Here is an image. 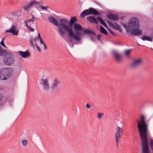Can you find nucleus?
Here are the masks:
<instances>
[{
	"mask_svg": "<svg viewBox=\"0 0 153 153\" xmlns=\"http://www.w3.org/2000/svg\"><path fill=\"white\" fill-rule=\"evenodd\" d=\"M137 127L141 138V145L143 153H149L148 147V139L147 133L148 124L145 121V117L141 115L139 120L137 121Z\"/></svg>",
	"mask_w": 153,
	"mask_h": 153,
	"instance_id": "nucleus-1",
	"label": "nucleus"
},
{
	"mask_svg": "<svg viewBox=\"0 0 153 153\" xmlns=\"http://www.w3.org/2000/svg\"><path fill=\"white\" fill-rule=\"evenodd\" d=\"M91 15L87 17L86 19H103L101 12L92 7L84 10L80 14V18H84L86 16Z\"/></svg>",
	"mask_w": 153,
	"mask_h": 153,
	"instance_id": "nucleus-2",
	"label": "nucleus"
},
{
	"mask_svg": "<svg viewBox=\"0 0 153 153\" xmlns=\"http://www.w3.org/2000/svg\"><path fill=\"white\" fill-rule=\"evenodd\" d=\"M132 15L128 14H120L117 13H113L110 12L106 13V17L108 19H138L137 17L132 16Z\"/></svg>",
	"mask_w": 153,
	"mask_h": 153,
	"instance_id": "nucleus-3",
	"label": "nucleus"
},
{
	"mask_svg": "<svg viewBox=\"0 0 153 153\" xmlns=\"http://www.w3.org/2000/svg\"><path fill=\"white\" fill-rule=\"evenodd\" d=\"M120 24L126 29V31L139 27V20H129L128 23L121 22Z\"/></svg>",
	"mask_w": 153,
	"mask_h": 153,
	"instance_id": "nucleus-4",
	"label": "nucleus"
},
{
	"mask_svg": "<svg viewBox=\"0 0 153 153\" xmlns=\"http://www.w3.org/2000/svg\"><path fill=\"white\" fill-rule=\"evenodd\" d=\"M39 84L43 91L48 92L50 90V84L48 77H43L41 79Z\"/></svg>",
	"mask_w": 153,
	"mask_h": 153,
	"instance_id": "nucleus-5",
	"label": "nucleus"
},
{
	"mask_svg": "<svg viewBox=\"0 0 153 153\" xmlns=\"http://www.w3.org/2000/svg\"><path fill=\"white\" fill-rule=\"evenodd\" d=\"M13 72L10 68H4L0 70V79L1 80H6L8 79Z\"/></svg>",
	"mask_w": 153,
	"mask_h": 153,
	"instance_id": "nucleus-6",
	"label": "nucleus"
},
{
	"mask_svg": "<svg viewBox=\"0 0 153 153\" xmlns=\"http://www.w3.org/2000/svg\"><path fill=\"white\" fill-rule=\"evenodd\" d=\"M63 25L64 28V30L66 32L69 33V35L70 36L73 37L77 41H80L81 40L80 36L82 35L81 32L79 31V30H77V31H76V35H74L73 33L72 30L71 28H68L65 25Z\"/></svg>",
	"mask_w": 153,
	"mask_h": 153,
	"instance_id": "nucleus-7",
	"label": "nucleus"
},
{
	"mask_svg": "<svg viewBox=\"0 0 153 153\" xmlns=\"http://www.w3.org/2000/svg\"><path fill=\"white\" fill-rule=\"evenodd\" d=\"M3 62L7 65H10L14 62V55L10 52H7L4 55Z\"/></svg>",
	"mask_w": 153,
	"mask_h": 153,
	"instance_id": "nucleus-8",
	"label": "nucleus"
},
{
	"mask_svg": "<svg viewBox=\"0 0 153 153\" xmlns=\"http://www.w3.org/2000/svg\"><path fill=\"white\" fill-rule=\"evenodd\" d=\"M60 83V81L58 79H54L52 82L51 86H50V90L52 91L58 92L59 91L58 87Z\"/></svg>",
	"mask_w": 153,
	"mask_h": 153,
	"instance_id": "nucleus-9",
	"label": "nucleus"
},
{
	"mask_svg": "<svg viewBox=\"0 0 153 153\" xmlns=\"http://www.w3.org/2000/svg\"><path fill=\"white\" fill-rule=\"evenodd\" d=\"M123 132V128L117 126L116 128L115 133V137L116 145H117L119 142L120 140L121 135Z\"/></svg>",
	"mask_w": 153,
	"mask_h": 153,
	"instance_id": "nucleus-10",
	"label": "nucleus"
},
{
	"mask_svg": "<svg viewBox=\"0 0 153 153\" xmlns=\"http://www.w3.org/2000/svg\"><path fill=\"white\" fill-rule=\"evenodd\" d=\"M17 24H13L10 29L6 30V32L11 33L13 35H18L19 30L17 27Z\"/></svg>",
	"mask_w": 153,
	"mask_h": 153,
	"instance_id": "nucleus-11",
	"label": "nucleus"
},
{
	"mask_svg": "<svg viewBox=\"0 0 153 153\" xmlns=\"http://www.w3.org/2000/svg\"><path fill=\"white\" fill-rule=\"evenodd\" d=\"M143 62V60L140 58L134 59L131 62V65L133 68H137L142 65Z\"/></svg>",
	"mask_w": 153,
	"mask_h": 153,
	"instance_id": "nucleus-12",
	"label": "nucleus"
},
{
	"mask_svg": "<svg viewBox=\"0 0 153 153\" xmlns=\"http://www.w3.org/2000/svg\"><path fill=\"white\" fill-rule=\"evenodd\" d=\"M136 28L131 29L127 31L130 35H133L134 36H140L142 34V31L138 28Z\"/></svg>",
	"mask_w": 153,
	"mask_h": 153,
	"instance_id": "nucleus-13",
	"label": "nucleus"
},
{
	"mask_svg": "<svg viewBox=\"0 0 153 153\" xmlns=\"http://www.w3.org/2000/svg\"><path fill=\"white\" fill-rule=\"evenodd\" d=\"M63 20H60L59 22L57 20H49L50 22L53 25L57 26L59 25L64 29L63 25H65L62 24V22Z\"/></svg>",
	"mask_w": 153,
	"mask_h": 153,
	"instance_id": "nucleus-14",
	"label": "nucleus"
},
{
	"mask_svg": "<svg viewBox=\"0 0 153 153\" xmlns=\"http://www.w3.org/2000/svg\"><path fill=\"white\" fill-rule=\"evenodd\" d=\"M38 40V38L37 37H35L33 39L32 38H31L30 40L31 46L34 47V44H35L36 48H37L38 51L39 53H41L42 51L41 50L39 47L37 45L36 42V40Z\"/></svg>",
	"mask_w": 153,
	"mask_h": 153,
	"instance_id": "nucleus-15",
	"label": "nucleus"
},
{
	"mask_svg": "<svg viewBox=\"0 0 153 153\" xmlns=\"http://www.w3.org/2000/svg\"><path fill=\"white\" fill-rule=\"evenodd\" d=\"M22 13L24 15H26L28 14V11H27L26 10H23V9H21L17 10L16 11H14L12 13H11V14L13 16L17 14V16L18 17L20 16V15L19 14L21 13Z\"/></svg>",
	"mask_w": 153,
	"mask_h": 153,
	"instance_id": "nucleus-16",
	"label": "nucleus"
},
{
	"mask_svg": "<svg viewBox=\"0 0 153 153\" xmlns=\"http://www.w3.org/2000/svg\"><path fill=\"white\" fill-rule=\"evenodd\" d=\"M109 25L112 28L119 30L120 32H122V30L120 26L115 22L111 21L109 23Z\"/></svg>",
	"mask_w": 153,
	"mask_h": 153,
	"instance_id": "nucleus-17",
	"label": "nucleus"
},
{
	"mask_svg": "<svg viewBox=\"0 0 153 153\" xmlns=\"http://www.w3.org/2000/svg\"><path fill=\"white\" fill-rule=\"evenodd\" d=\"M113 53L115 57L116 60L117 62H120L122 59L121 54L117 51L114 50Z\"/></svg>",
	"mask_w": 153,
	"mask_h": 153,
	"instance_id": "nucleus-18",
	"label": "nucleus"
},
{
	"mask_svg": "<svg viewBox=\"0 0 153 153\" xmlns=\"http://www.w3.org/2000/svg\"><path fill=\"white\" fill-rule=\"evenodd\" d=\"M18 53L24 58H26L29 56V51L27 50L25 52L19 51L18 52Z\"/></svg>",
	"mask_w": 153,
	"mask_h": 153,
	"instance_id": "nucleus-19",
	"label": "nucleus"
},
{
	"mask_svg": "<svg viewBox=\"0 0 153 153\" xmlns=\"http://www.w3.org/2000/svg\"><path fill=\"white\" fill-rule=\"evenodd\" d=\"M74 27L75 31H77V30L82 31L83 30V28L78 24H75Z\"/></svg>",
	"mask_w": 153,
	"mask_h": 153,
	"instance_id": "nucleus-20",
	"label": "nucleus"
},
{
	"mask_svg": "<svg viewBox=\"0 0 153 153\" xmlns=\"http://www.w3.org/2000/svg\"><path fill=\"white\" fill-rule=\"evenodd\" d=\"M39 2L36 1V0H33L29 2V8L32 7L35 5H38L39 4Z\"/></svg>",
	"mask_w": 153,
	"mask_h": 153,
	"instance_id": "nucleus-21",
	"label": "nucleus"
},
{
	"mask_svg": "<svg viewBox=\"0 0 153 153\" xmlns=\"http://www.w3.org/2000/svg\"><path fill=\"white\" fill-rule=\"evenodd\" d=\"M141 39L143 41H148L151 42L152 41V38L151 37L146 36H142Z\"/></svg>",
	"mask_w": 153,
	"mask_h": 153,
	"instance_id": "nucleus-22",
	"label": "nucleus"
},
{
	"mask_svg": "<svg viewBox=\"0 0 153 153\" xmlns=\"http://www.w3.org/2000/svg\"><path fill=\"white\" fill-rule=\"evenodd\" d=\"M100 32L104 34L105 35L107 34L108 32L102 26H100Z\"/></svg>",
	"mask_w": 153,
	"mask_h": 153,
	"instance_id": "nucleus-23",
	"label": "nucleus"
},
{
	"mask_svg": "<svg viewBox=\"0 0 153 153\" xmlns=\"http://www.w3.org/2000/svg\"><path fill=\"white\" fill-rule=\"evenodd\" d=\"M82 31L84 32L85 34H92L94 35H95V33L93 31L90 30L83 29Z\"/></svg>",
	"mask_w": 153,
	"mask_h": 153,
	"instance_id": "nucleus-24",
	"label": "nucleus"
},
{
	"mask_svg": "<svg viewBox=\"0 0 153 153\" xmlns=\"http://www.w3.org/2000/svg\"><path fill=\"white\" fill-rule=\"evenodd\" d=\"M7 52L6 50H3L0 46V56H3Z\"/></svg>",
	"mask_w": 153,
	"mask_h": 153,
	"instance_id": "nucleus-25",
	"label": "nucleus"
},
{
	"mask_svg": "<svg viewBox=\"0 0 153 153\" xmlns=\"http://www.w3.org/2000/svg\"><path fill=\"white\" fill-rule=\"evenodd\" d=\"M21 143L22 145L24 147H26L28 145V141L27 140L23 139L21 141Z\"/></svg>",
	"mask_w": 153,
	"mask_h": 153,
	"instance_id": "nucleus-26",
	"label": "nucleus"
},
{
	"mask_svg": "<svg viewBox=\"0 0 153 153\" xmlns=\"http://www.w3.org/2000/svg\"><path fill=\"white\" fill-rule=\"evenodd\" d=\"M22 8L23 10L29 11V4L24 5L22 7Z\"/></svg>",
	"mask_w": 153,
	"mask_h": 153,
	"instance_id": "nucleus-27",
	"label": "nucleus"
},
{
	"mask_svg": "<svg viewBox=\"0 0 153 153\" xmlns=\"http://www.w3.org/2000/svg\"><path fill=\"white\" fill-rule=\"evenodd\" d=\"M40 39V42L41 43V44H43L44 45V48L45 50H46L47 49V47L46 46L45 44L43 42V40H42V38H41V39Z\"/></svg>",
	"mask_w": 153,
	"mask_h": 153,
	"instance_id": "nucleus-28",
	"label": "nucleus"
},
{
	"mask_svg": "<svg viewBox=\"0 0 153 153\" xmlns=\"http://www.w3.org/2000/svg\"><path fill=\"white\" fill-rule=\"evenodd\" d=\"M98 20L105 27H107V25H106V24L105 23V22H104V21H103V20Z\"/></svg>",
	"mask_w": 153,
	"mask_h": 153,
	"instance_id": "nucleus-29",
	"label": "nucleus"
},
{
	"mask_svg": "<svg viewBox=\"0 0 153 153\" xmlns=\"http://www.w3.org/2000/svg\"><path fill=\"white\" fill-rule=\"evenodd\" d=\"M104 114L103 113H98L97 114V118L99 120L101 119L102 118V116Z\"/></svg>",
	"mask_w": 153,
	"mask_h": 153,
	"instance_id": "nucleus-30",
	"label": "nucleus"
},
{
	"mask_svg": "<svg viewBox=\"0 0 153 153\" xmlns=\"http://www.w3.org/2000/svg\"><path fill=\"white\" fill-rule=\"evenodd\" d=\"M131 51V50L130 49L125 50V53L126 56H128L129 54L130 53Z\"/></svg>",
	"mask_w": 153,
	"mask_h": 153,
	"instance_id": "nucleus-31",
	"label": "nucleus"
},
{
	"mask_svg": "<svg viewBox=\"0 0 153 153\" xmlns=\"http://www.w3.org/2000/svg\"><path fill=\"white\" fill-rule=\"evenodd\" d=\"M40 7L42 9L45 10H48V8H49V7H48L43 6L42 4H40Z\"/></svg>",
	"mask_w": 153,
	"mask_h": 153,
	"instance_id": "nucleus-32",
	"label": "nucleus"
},
{
	"mask_svg": "<svg viewBox=\"0 0 153 153\" xmlns=\"http://www.w3.org/2000/svg\"><path fill=\"white\" fill-rule=\"evenodd\" d=\"M54 16L57 19H66L65 18H63L62 17V16H57L55 15H54Z\"/></svg>",
	"mask_w": 153,
	"mask_h": 153,
	"instance_id": "nucleus-33",
	"label": "nucleus"
},
{
	"mask_svg": "<svg viewBox=\"0 0 153 153\" xmlns=\"http://www.w3.org/2000/svg\"><path fill=\"white\" fill-rule=\"evenodd\" d=\"M59 32L61 36H63L64 34V32L60 28L59 29Z\"/></svg>",
	"mask_w": 153,
	"mask_h": 153,
	"instance_id": "nucleus-34",
	"label": "nucleus"
},
{
	"mask_svg": "<svg viewBox=\"0 0 153 153\" xmlns=\"http://www.w3.org/2000/svg\"><path fill=\"white\" fill-rule=\"evenodd\" d=\"M90 22L92 23H94L95 24H97L98 21L97 20H88Z\"/></svg>",
	"mask_w": 153,
	"mask_h": 153,
	"instance_id": "nucleus-35",
	"label": "nucleus"
},
{
	"mask_svg": "<svg viewBox=\"0 0 153 153\" xmlns=\"http://www.w3.org/2000/svg\"><path fill=\"white\" fill-rule=\"evenodd\" d=\"M76 20H71V21L69 24L70 27L72 26L74 23L76 22Z\"/></svg>",
	"mask_w": 153,
	"mask_h": 153,
	"instance_id": "nucleus-36",
	"label": "nucleus"
},
{
	"mask_svg": "<svg viewBox=\"0 0 153 153\" xmlns=\"http://www.w3.org/2000/svg\"><path fill=\"white\" fill-rule=\"evenodd\" d=\"M93 1L95 4H97V5H98L99 6H100V4L97 1H96L95 0H93Z\"/></svg>",
	"mask_w": 153,
	"mask_h": 153,
	"instance_id": "nucleus-37",
	"label": "nucleus"
},
{
	"mask_svg": "<svg viewBox=\"0 0 153 153\" xmlns=\"http://www.w3.org/2000/svg\"><path fill=\"white\" fill-rule=\"evenodd\" d=\"M93 1L95 4H97V5H98L99 6H100V4L97 1H96L95 0H93Z\"/></svg>",
	"mask_w": 153,
	"mask_h": 153,
	"instance_id": "nucleus-38",
	"label": "nucleus"
},
{
	"mask_svg": "<svg viewBox=\"0 0 153 153\" xmlns=\"http://www.w3.org/2000/svg\"><path fill=\"white\" fill-rule=\"evenodd\" d=\"M24 22H25V25L26 26V27H27V28H29L28 27V21H24Z\"/></svg>",
	"mask_w": 153,
	"mask_h": 153,
	"instance_id": "nucleus-39",
	"label": "nucleus"
},
{
	"mask_svg": "<svg viewBox=\"0 0 153 153\" xmlns=\"http://www.w3.org/2000/svg\"><path fill=\"white\" fill-rule=\"evenodd\" d=\"M1 44L4 47L6 48V47L5 46V45H4V42L2 41H1L0 42Z\"/></svg>",
	"mask_w": 153,
	"mask_h": 153,
	"instance_id": "nucleus-40",
	"label": "nucleus"
},
{
	"mask_svg": "<svg viewBox=\"0 0 153 153\" xmlns=\"http://www.w3.org/2000/svg\"><path fill=\"white\" fill-rule=\"evenodd\" d=\"M34 30H35V29H34L33 28L29 26V30H30V31H31V32H33L34 31Z\"/></svg>",
	"mask_w": 153,
	"mask_h": 153,
	"instance_id": "nucleus-41",
	"label": "nucleus"
},
{
	"mask_svg": "<svg viewBox=\"0 0 153 153\" xmlns=\"http://www.w3.org/2000/svg\"><path fill=\"white\" fill-rule=\"evenodd\" d=\"M38 2L39 3V4L38 5L39 6V7H40V4H42H42H44V3L42 1H38Z\"/></svg>",
	"mask_w": 153,
	"mask_h": 153,
	"instance_id": "nucleus-42",
	"label": "nucleus"
},
{
	"mask_svg": "<svg viewBox=\"0 0 153 153\" xmlns=\"http://www.w3.org/2000/svg\"><path fill=\"white\" fill-rule=\"evenodd\" d=\"M48 19H56L53 16H49Z\"/></svg>",
	"mask_w": 153,
	"mask_h": 153,
	"instance_id": "nucleus-43",
	"label": "nucleus"
},
{
	"mask_svg": "<svg viewBox=\"0 0 153 153\" xmlns=\"http://www.w3.org/2000/svg\"><path fill=\"white\" fill-rule=\"evenodd\" d=\"M102 36V35L101 34H99L97 36V38L99 39L100 40V39L101 38V37Z\"/></svg>",
	"mask_w": 153,
	"mask_h": 153,
	"instance_id": "nucleus-44",
	"label": "nucleus"
},
{
	"mask_svg": "<svg viewBox=\"0 0 153 153\" xmlns=\"http://www.w3.org/2000/svg\"><path fill=\"white\" fill-rule=\"evenodd\" d=\"M86 106L88 108H89L91 107V106L88 103L86 104Z\"/></svg>",
	"mask_w": 153,
	"mask_h": 153,
	"instance_id": "nucleus-45",
	"label": "nucleus"
},
{
	"mask_svg": "<svg viewBox=\"0 0 153 153\" xmlns=\"http://www.w3.org/2000/svg\"><path fill=\"white\" fill-rule=\"evenodd\" d=\"M70 19H77L76 17L75 16L71 17Z\"/></svg>",
	"mask_w": 153,
	"mask_h": 153,
	"instance_id": "nucleus-46",
	"label": "nucleus"
},
{
	"mask_svg": "<svg viewBox=\"0 0 153 153\" xmlns=\"http://www.w3.org/2000/svg\"><path fill=\"white\" fill-rule=\"evenodd\" d=\"M38 37H39V38H38V39H40L41 38H42L41 37V36L40 35V34L39 33H38Z\"/></svg>",
	"mask_w": 153,
	"mask_h": 153,
	"instance_id": "nucleus-47",
	"label": "nucleus"
},
{
	"mask_svg": "<svg viewBox=\"0 0 153 153\" xmlns=\"http://www.w3.org/2000/svg\"><path fill=\"white\" fill-rule=\"evenodd\" d=\"M2 95L1 94H0V101H1V100L2 99Z\"/></svg>",
	"mask_w": 153,
	"mask_h": 153,
	"instance_id": "nucleus-48",
	"label": "nucleus"
},
{
	"mask_svg": "<svg viewBox=\"0 0 153 153\" xmlns=\"http://www.w3.org/2000/svg\"><path fill=\"white\" fill-rule=\"evenodd\" d=\"M31 14V15H32V18L31 19H35V18L34 17V16H33L32 15V14Z\"/></svg>",
	"mask_w": 153,
	"mask_h": 153,
	"instance_id": "nucleus-49",
	"label": "nucleus"
},
{
	"mask_svg": "<svg viewBox=\"0 0 153 153\" xmlns=\"http://www.w3.org/2000/svg\"><path fill=\"white\" fill-rule=\"evenodd\" d=\"M4 38H3L2 39V40L1 41H2L4 42Z\"/></svg>",
	"mask_w": 153,
	"mask_h": 153,
	"instance_id": "nucleus-50",
	"label": "nucleus"
},
{
	"mask_svg": "<svg viewBox=\"0 0 153 153\" xmlns=\"http://www.w3.org/2000/svg\"><path fill=\"white\" fill-rule=\"evenodd\" d=\"M30 20H29V22H30Z\"/></svg>",
	"mask_w": 153,
	"mask_h": 153,
	"instance_id": "nucleus-51",
	"label": "nucleus"
},
{
	"mask_svg": "<svg viewBox=\"0 0 153 153\" xmlns=\"http://www.w3.org/2000/svg\"><path fill=\"white\" fill-rule=\"evenodd\" d=\"M112 20H114V19H113Z\"/></svg>",
	"mask_w": 153,
	"mask_h": 153,
	"instance_id": "nucleus-52",
	"label": "nucleus"
}]
</instances>
